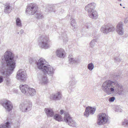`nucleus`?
<instances>
[{
  "instance_id": "1",
  "label": "nucleus",
  "mask_w": 128,
  "mask_h": 128,
  "mask_svg": "<svg viewBox=\"0 0 128 128\" xmlns=\"http://www.w3.org/2000/svg\"><path fill=\"white\" fill-rule=\"evenodd\" d=\"M1 59L0 73L3 75L9 76L13 72L16 66V60L14 59V56L12 52L7 50Z\"/></svg>"
},
{
  "instance_id": "2",
  "label": "nucleus",
  "mask_w": 128,
  "mask_h": 128,
  "mask_svg": "<svg viewBox=\"0 0 128 128\" xmlns=\"http://www.w3.org/2000/svg\"><path fill=\"white\" fill-rule=\"evenodd\" d=\"M120 86L116 82H113L110 80L106 81L103 84L102 88L103 90L108 95L113 94L115 90H119Z\"/></svg>"
},
{
  "instance_id": "3",
  "label": "nucleus",
  "mask_w": 128,
  "mask_h": 128,
  "mask_svg": "<svg viewBox=\"0 0 128 128\" xmlns=\"http://www.w3.org/2000/svg\"><path fill=\"white\" fill-rule=\"evenodd\" d=\"M97 124L98 125H102L106 124L108 122V116L105 113L99 114L98 116Z\"/></svg>"
},
{
  "instance_id": "4",
  "label": "nucleus",
  "mask_w": 128,
  "mask_h": 128,
  "mask_svg": "<svg viewBox=\"0 0 128 128\" xmlns=\"http://www.w3.org/2000/svg\"><path fill=\"white\" fill-rule=\"evenodd\" d=\"M64 120L66 123L70 126L76 127L78 125L77 123L72 119V118L68 112H64Z\"/></svg>"
},
{
  "instance_id": "5",
  "label": "nucleus",
  "mask_w": 128,
  "mask_h": 128,
  "mask_svg": "<svg viewBox=\"0 0 128 128\" xmlns=\"http://www.w3.org/2000/svg\"><path fill=\"white\" fill-rule=\"evenodd\" d=\"M38 8V6L36 4H30L27 6L26 12L28 15H33L37 12Z\"/></svg>"
},
{
  "instance_id": "6",
  "label": "nucleus",
  "mask_w": 128,
  "mask_h": 128,
  "mask_svg": "<svg viewBox=\"0 0 128 128\" xmlns=\"http://www.w3.org/2000/svg\"><path fill=\"white\" fill-rule=\"evenodd\" d=\"M49 42L48 38L47 37L45 36L43 38L41 37V40L39 42L38 45L41 48L46 49H48L50 46L49 44Z\"/></svg>"
},
{
  "instance_id": "7",
  "label": "nucleus",
  "mask_w": 128,
  "mask_h": 128,
  "mask_svg": "<svg viewBox=\"0 0 128 128\" xmlns=\"http://www.w3.org/2000/svg\"><path fill=\"white\" fill-rule=\"evenodd\" d=\"M115 30L114 27L112 24H108L103 26L100 29L101 31L105 34L112 32L114 30Z\"/></svg>"
},
{
  "instance_id": "8",
  "label": "nucleus",
  "mask_w": 128,
  "mask_h": 128,
  "mask_svg": "<svg viewBox=\"0 0 128 128\" xmlns=\"http://www.w3.org/2000/svg\"><path fill=\"white\" fill-rule=\"evenodd\" d=\"M32 106V103L30 102L26 104H21L20 106V108L22 112H26L31 110Z\"/></svg>"
},
{
  "instance_id": "9",
  "label": "nucleus",
  "mask_w": 128,
  "mask_h": 128,
  "mask_svg": "<svg viewBox=\"0 0 128 128\" xmlns=\"http://www.w3.org/2000/svg\"><path fill=\"white\" fill-rule=\"evenodd\" d=\"M26 72L24 70L20 69L17 72L16 77L18 80L23 82L26 80Z\"/></svg>"
},
{
  "instance_id": "10",
  "label": "nucleus",
  "mask_w": 128,
  "mask_h": 128,
  "mask_svg": "<svg viewBox=\"0 0 128 128\" xmlns=\"http://www.w3.org/2000/svg\"><path fill=\"white\" fill-rule=\"evenodd\" d=\"M54 69L52 67L48 65L42 71L46 74H48L49 76H52L54 74Z\"/></svg>"
},
{
  "instance_id": "11",
  "label": "nucleus",
  "mask_w": 128,
  "mask_h": 128,
  "mask_svg": "<svg viewBox=\"0 0 128 128\" xmlns=\"http://www.w3.org/2000/svg\"><path fill=\"white\" fill-rule=\"evenodd\" d=\"M2 104L8 112L10 111L13 108V105L12 103L8 100H6L4 101Z\"/></svg>"
},
{
  "instance_id": "12",
  "label": "nucleus",
  "mask_w": 128,
  "mask_h": 128,
  "mask_svg": "<svg viewBox=\"0 0 128 128\" xmlns=\"http://www.w3.org/2000/svg\"><path fill=\"white\" fill-rule=\"evenodd\" d=\"M46 75L43 72L38 74V77L41 84H45L47 83L48 79Z\"/></svg>"
},
{
  "instance_id": "13",
  "label": "nucleus",
  "mask_w": 128,
  "mask_h": 128,
  "mask_svg": "<svg viewBox=\"0 0 128 128\" xmlns=\"http://www.w3.org/2000/svg\"><path fill=\"white\" fill-rule=\"evenodd\" d=\"M46 62L43 58H40L38 60V62H36V64L38 68L42 70V71L45 67L48 65L46 64Z\"/></svg>"
},
{
  "instance_id": "14",
  "label": "nucleus",
  "mask_w": 128,
  "mask_h": 128,
  "mask_svg": "<svg viewBox=\"0 0 128 128\" xmlns=\"http://www.w3.org/2000/svg\"><path fill=\"white\" fill-rule=\"evenodd\" d=\"M61 93L60 92H57L56 93L52 94L50 98L52 100H60L62 98Z\"/></svg>"
},
{
  "instance_id": "15",
  "label": "nucleus",
  "mask_w": 128,
  "mask_h": 128,
  "mask_svg": "<svg viewBox=\"0 0 128 128\" xmlns=\"http://www.w3.org/2000/svg\"><path fill=\"white\" fill-rule=\"evenodd\" d=\"M96 110L95 108L88 106L86 107V109L85 111L84 112V115L87 117L88 116L89 114H93Z\"/></svg>"
},
{
  "instance_id": "16",
  "label": "nucleus",
  "mask_w": 128,
  "mask_h": 128,
  "mask_svg": "<svg viewBox=\"0 0 128 128\" xmlns=\"http://www.w3.org/2000/svg\"><path fill=\"white\" fill-rule=\"evenodd\" d=\"M20 90L22 93L26 95H28V89L30 87L29 86L26 84L21 85L20 86Z\"/></svg>"
},
{
  "instance_id": "17",
  "label": "nucleus",
  "mask_w": 128,
  "mask_h": 128,
  "mask_svg": "<svg viewBox=\"0 0 128 128\" xmlns=\"http://www.w3.org/2000/svg\"><path fill=\"white\" fill-rule=\"evenodd\" d=\"M96 4L94 2L92 3L87 5L85 6V9L88 12H91L95 8Z\"/></svg>"
},
{
  "instance_id": "18",
  "label": "nucleus",
  "mask_w": 128,
  "mask_h": 128,
  "mask_svg": "<svg viewBox=\"0 0 128 128\" xmlns=\"http://www.w3.org/2000/svg\"><path fill=\"white\" fill-rule=\"evenodd\" d=\"M44 111L47 116L48 117H52L54 115V112L51 108H46Z\"/></svg>"
},
{
  "instance_id": "19",
  "label": "nucleus",
  "mask_w": 128,
  "mask_h": 128,
  "mask_svg": "<svg viewBox=\"0 0 128 128\" xmlns=\"http://www.w3.org/2000/svg\"><path fill=\"white\" fill-rule=\"evenodd\" d=\"M65 52L63 49L61 48L57 50L56 54L57 56L60 58H64L65 56Z\"/></svg>"
},
{
  "instance_id": "20",
  "label": "nucleus",
  "mask_w": 128,
  "mask_h": 128,
  "mask_svg": "<svg viewBox=\"0 0 128 128\" xmlns=\"http://www.w3.org/2000/svg\"><path fill=\"white\" fill-rule=\"evenodd\" d=\"M88 16L92 19H96L98 17L97 13L96 11L93 10L91 12H88Z\"/></svg>"
},
{
  "instance_id": "21",
  "label": "nucleus",
  "mask_w": 128,
  "mask_h": 128,
  "mask_svg": "<svg viewBox=\"0 0 128 128\" xmlns=\"http://www.w3.org/2000/svg\"><path fill=\"white\" fill-rule=\"evenodd\" d=\"M4 12L6 14H9L12 10V7L10 6L8 4H6L4 5Z\"/></svg>"
},
{
  "instance_id": "22",
  "label": "nucleus",
  "mask_w": 128,
  "mask_h": 128,
  "mask_svg": "<svg viewBox=\"0 0 128 128\" xmlns=\"http://www.w3.org/2000/svg\"><path fill=\"white\" fill-rule=\"evenodd\" d=\"M56 5H49L48 6L46 7L48 10L49 12L52 11L54 12H56V10H55L56 6Z\"/></svg>"
},
{
  "instance_id": "23",
  "label": "nucleus",
  "mask_w": 128,
  "mask_h": 128,
  "mask_svg": "<svg viewBox=\"0 0 128 128\" xmlns=\"http://www.w3.org/2000/svg\"><path fill=\"white\" fill-rule=\"evenodd\" d=\"M28 90L29 94L28 95H27L28 96H33L36 94L35 90L33 88H30Z\"/></svg>"
},
{
  "instance_id": "24",
  "label": "nucleus",
  "mask_w": 128,
  "mask_h": 128,
  "mask_svg": "<svg viewBox=\"0 0 128 128\" xmlns=\"http://www.w3.org/2000/svg\"><path fill=\"white\" fill-rule=\"evenodd\" d=\"M10 124L9 122H7L6 123L2 124L0 125V128H10Z\"/></svg>"
},
{
  "instance_id": "25",
  "label": "nucleus",
  "mask_w": 128,
  "mask_h": 128,
  "mask_svg": "<svg viewBox=\"0 0 128 128\" xmlns=\"http://www.w3.org/2000/svg\"><path fill=\"white\" fill-rule=\"evenodd\" d=\"M54 118L58 122L61 121L62 119V117L61 115L58 114H55L54 116Z\"/></svg>"
},
{
  "instance_id": "26",
  "label": "nucleus",
  "mask_w": 128,
  "mask_h": 128,
  "mask_svg": "<svg viewBox=\"0 0 128 128\" xmlns=\"http://www.w3.org/2000/svg\"><path fill=\"white\" fill-rule=\"evenodd\" d=\"M98 40V38H97L93 39L91 41L90 44V45L91 48H94Z\"/></svg>"
},
{
  "instance_id": "27",
  "label": "nucleus",
  "mask_w": 128,
  "mask_h": 128,
  "mask_svg": "<svg viewBox=\"0 0 128 128\" xmlns=\"http://www.w3.org/2000/svg\"><path fill=\"white\" fill-rule=\"evenodd\" d=\"M16 21V25L17 26H18L19 27H21L22 26L21 21L20 19L19 18H17Z\"/></svg>"
},
{
  "instance_id": "28",
  "label": "nucleus",
  "mask_w": 128,
  "mask_h": 128,
  "mask_svg": "<svg viewBox=\"0 0 128 128\" xmlns=\"http://www.w3.org/2000/svg\"><path fill=\"white\" fill-rule=\"evenodd\" d=\"M88 68L90 70H92L94 68V65L92 63L88 64L87 66Z\"/></svg>"
},
{
  "instance_id": "29",
  "label": "nucleus",
  "mask_w": 128,
  "mask_h": 128,
  "mask_svg": "<svg viewBox=\"0 0 128 128\" xmlns=\"http://www.w3.org/2000/svg\"><path fill=\"white\" fill-rule=\"evenodd\" d=\"M116 31L119 35L120 34V24L119 23L116 27Z\"/></svg>"
},
{
  "instance_id": "30",
  "label": "nucleus",
  "mask_w": 128,
  "mask_h": 128,
  "mask_svg": "<svg viewBox=\"0 0 128 128\" xmlns=\"http://www.w3.org/2000/svg\"><path fill=\"white\" fill-rule=\"evenodd\" d=\"M76 82L75 80V79L74 77H72V81H70L69 83L71 86L75 85Z\"/></svg>"
},
{
  "instance_id": "31",
  "label": "nucleus",
  "mask_w": 128,
  "mask_h": 128,
  "mask_svg": "<svg viewBox=\"0 0 128 128\" xmlns=\"http://www.w3.org/2000/svg\"><path fill=\"white\" fill-rule=\"evenodd\" d=\"M70 20L71 21L70 24L71 26L73 27L75 26L76 22L75 20L73 18H72L70 19Z\"/></svg>"
},
{
  "instance_id": "32",
  "label": "nucleus",
  "mask_w": 128,
  "mask_h": 128,
  "mask_svg": "<svg viewBox=\"0 0 128 128\" xmlns=\"http://www.w3.org/2000/svg\"><path fill=\"white\" fill-rule=\"evenodd\" d=\"M35 16L37 18L39 19L42 18L43 15L41 13H37L36 14Z\"/></svg>"
},
{
  "instance_id": "33",
  "label": "nucleus",
  "mask_w": 128,
  "mask_h": 128,
  "mask_svg": "<svg viewBox=\"0 0 128 128\" xmlns=\"http://www.w3.org/2000/svg\"><path fill=\"white\" fill-rule=\"evenodd\" d=\"M73 56L72 55H69L68 56V61L69 63L70 64L72 63V61L74 59V58H72Z\"/></svg>"
},
{
  "instance_id": "34",
  "label": "nucleus",
  "mask_w": 128,
  "mask_h": 128,
  "mask_svg": "<svg viewBox=\"0 0 128 128\" xmlns=\"http://www.w3.org/2000/svg\"><path fill=\"white\" fill-rule=\"evenodd\" d=\"M62 36L63 37L62 39H63L64 41H67V40H65V38H67L66 37V32H64V33H62V34H61Z\"/></svg>"
},
{
  "instance_id": "35",
  "label": "nucleus",
  "mask_w": 128,
  "mask_h": 128,
  "mask_svg": "<svg viewBox=\"0 0 128 128\" xmlns=\"http://www.w3.org/2000/svg\"><path fill=\"white\" fill-rule=\"evenodd\" d=\"M80 62V60L79 59L75 60L74 59L72 62V63H71V64H77L79 63Z\"/></svg>"
},
{
  "instance_id": "36",
  "label": "nucleus",
  "mask_w": 128,
  "mask_h": 128,
  "mask_svg": "<svg viewBox=\"0 0 128 128\" xmlns=\"http://www.w3.org/2000/svg\"><path fill=\"white\" fill-rule=\"evenodd\" d=\"M120 36L124 34V29L123 28L122 26L123 24H122V22H120Z\"/></svg>"
},
{
  "instance_id": "37",
  "label": "nucleus",
  "mask_w": 128,
  "mask_h": 128,
  "mask_svg": "<svg viewBox=\"0 0 128 128\" xmlns=\"http://www.w3.org/2000/svg\"><path fill=\"white\" fill-rule=\"evenodd\" d=\"M122 86H120V95L121 94H125L126 92V91L125 90H122Z\"/></svg>"
},
{
  "instance_id": "38",
  "label": "nucleus",
  "mask_w": 128,
  "mask_h": 128,
  "mask_svg": "<svg viewBox=\"0 0 128 128\" xmlns=\"http://www.w3.org/2000/svg\"><path fill=\"white\" fill-rule=\"evenodd\" d=\"M115 100V98L114 97L112 96L110 98L109 100V101L111 102H113Z\"/></svg>"
},
{
  "instance_id": "39",
  "label": "nucleus",
  "mask_w": 128,
  "mask_h": 128,
  "mask_svg": "<svg viewBox=\"0 0 128 128\" xmlns=\"http://www.w3.org/2000/svg\"><path fill=\"white\" fill-rule=\"evenodd\" d=\"M6 84L8 85L10 82V79L8 77H6Z\"/></svg>"
},
{
  "instance_id": "40",
  "label": "nucleus",
  "mask_w": 128,
  "mask_h": 128,
  "mask_svg": "<svg viewBox=\"0 0 128 128\" xmlns=\"http://www.w3.org/2000/svg\"><path fill=\"white\" fill-rule=\"evenodd\" d=\"M128 122V120H124V122H122V125H125V126L126 127V124L127 123V122Z\"/></svg>"
},
{
  "instance_id": "41",
  "label": "nucleus",
  "mask_w": 128,
  "mask_h": 128,
  "mask_svg": "<svg viewBox=\"0 0 128 128\" xmlns=\"http://www.w3.org/2000/svg\"><path fill=\"white\" fill-rule=\"evenodd\" d=\"M114 60L116 62H120V60L118 57H116L114 58Z\"/></svg>"
},
{
  "instance_id": "42",
  "label": "nucleus",
  "mask_w": 128,
  "mask_h": 128,
  "mask_svg": "<svg viewBox=\"0 0 128 128\" xmlns=\"http://www.w3.org/2000/svg\"><path fill=\"white\" fill-rule=\"evenodd\" d=\"M124 22L126 24L128 23V16L126 18H124Z\"/></svg>"
},
{
  "instance_id": "43",
  "label": "nucleus",
  "mask_w": 128,
  "mask_h": 128,
  "mask_svg": "<svg viewBox=\"0 0 128 128\" xmlns=\"http://www.w3.org/2000/svg\"><path fill=\"white\" fill-rule=\"evenodd\" d=\"M4 78L3 77L1 76H0V83H2L3 81Z\"/></svg>"
},
{
  "instance_id": "44",
  "label": "nucleus",
  "mask_w": 128,
  "mask_h": 128,
  "mask_svg": "<svg viewBox=\"0 0 128 128\" xmlns=\"http://www.w3.org/2000/svg\"><path fill=\"white\" fill-rule=\"evenodd\" d=\"M64 111L63 110H60V114L61 115H62L64 113Z\"/></svg>"
},
{
  "instance_id": "45",
  "label": "nucleus",
  "mask_w": 128,
  "mask_h": 128,
  "mask_svg": "<svg viewBox=\"0 0 128 128\" xmlns=\"http://www.w3.org/2000/svg\"><path fill=\"white\" fill-rule=\"evenodd\" d=\"M96 34H93V36H94V38H98V36H95V35H96Z\"/></svg>"
},
{
  "instance_id": "46",
  "label": "nucleus",
  "mask_w": 128,
  "mask_h": 128,
  "mask_svg": "<svg viewBox=\"0 0 128 128\" xmlns=\"http://www.w3.org/2000/svg\"><path fill=\"white\" fill-rule=\"evenodd\" d=\"M24 32V30H21L20 31V33L21 34H22Z\"/></svg>"
},
{
  "instance_id": "47",
  "label": "nucleus",
  "mask_w": 128,
  "mask_h": 128,
  "mask_svg": "<svg viewBox=\"0 0 128 128\" xmlns=\"http://www.w3.org/2000/svg\"><path fill=\"white\" fill-rule=\"evenodd\" d=\"M74 27V28H73V30L74 31L75 30V26Z\"/></svg>"
},
{
  "instance_id": "48",
  "label": "nucleus",
  "mask_w": 128,
  "mask_h": 128,
  "mask_svg": "<svg viewBox=\"0 0 128 128\" xmlns=\"http://www.w3.org/2000/svg\"><path fill=\"white\" fill-rule=\"evenodd\" d=\"M126 126L128 127V121L127 123L126 124Z\"/></svg>"
},
{
  "instance_id": "49",
  "label": "nucleus",
  "mask_w": 128,
  "mask_h": 128,
  "mask_svg": "<svg viewBox=\"0 0 128 128\" xmlns=\"http://www.w3.org/2000/svg\"><path fill=\"white\" fill-rule=\"evenodd\" d=\"M118 110H115V111L116 112H118Z\"/></svg>"
},
{
  "instance_id": "50",
  "label": "nucleus",
  "mask_w": 128,
  "mask_h": 128,
  "mask_svg": "<svg viewBox=\"0 0 128 128\" xmlns=\"http://www.w3.org/2000/svg\"><path fill=\"white\" fill-rule=\"evenodd\" d=\"M19 32H17V34H19Z\"/></svg>"
},
{
  "instance_id": "51",
  "label": "nucleus",
  "mask_w": 128,
  "mask_h": 128,
  "mask_svg": "<svg viewBox=\"0 0 128 128\" xmlns=\"http://www.w3.org/2000/svg\"><path fill=\"white\" fill-rule=\"evenodd\" d=\"M120 6H122V4H120Z\"/></svg>"
},
{
  "instance_id": "52",
  "label": "nucleus",
  "mask_w": 128,
  "mask_h": 128,
  "mask_svg": "<svg viewBox=\"0 0 128 128\" xmlns=\"http://www.w3.org/2000/svg\"><path fill=\"white\" fill-rule=\"evenodd\" d=\"M123 8H125V7H123Z\"/></svg>"
},
{
  "instance_id": "53",
  "label": "nucleus",
  "mask_w": 128,
  "mask_h": 128,
  "mask_svg": "<svg viewBox=\"0 0 128 128\" xmlns=\"http://www.w3.org/2000/svg\"><path fill=\"white\" fill-rule=\"evenodd\" d=\"M118 0L120 1V0Z\"/></svg>"
},
{
  "instance_id": "54",
  "label": "nucleus",
  "mask_w": 128,
  "mask_h": 128,
  "mask_svg": "<svg viewBox=\"0 0 128 128\" xmlns=\"http://www.w3.org/2000/svg\"><path fill=\"white\" fill-rule=\"evenodd\" d=\"M121 1V0H120V1Z\"/></svg>"
}]
</instances>
